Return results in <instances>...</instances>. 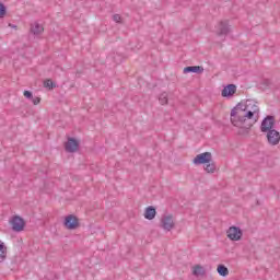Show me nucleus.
Masks as SVG:
<instances>
[{
    "mask_svg": "<svg viewBox=\"0 0 280 280\" xmlns=\"http://www.w3.org/2000/svg\"><path fill=\"white\" fill-rule=\"evenodd\" d=\"M252 106V108H250ZM259 113V106L255 104H250V101H247L246 104L238 103L232 110H231V122L236 128H244L245 132H248L250 128H253V124H246L247 119H253L255 114Z\"/></svg>",
    "mask_w": 280,
    "mask_h": 280,
    "instance_id": "f257e3e1",
    "label": "nucleus"
},
{
    "mask_svg": "<svg viewBox=\"0 0 280 280\" xmlns=\"http://www.w3.org/2000/svg\"><path fill=\"white\" fill-rule=\"evenodd\" d=\"M10 224L12 226V231L15 233H21L25 229V219L20 215H13L10 220Z\"/></svg>",
    "mask_w": 280,
    "mask_h": 280,
    "instance_id": "f03ea898",
    "label": "nucleus"
},
{
    "mask_svg": "<svg viewBox=\"0 0 280 280\" xmlns=\"http://www.w3.org/2000/svg\"><path fill=\"white\" fill-rule=\"evenodd\" d=\"M63 226H66L68 231H75V229L80 226V220L78 219V217L69 214L65 218Z\"/></svg>",
    "mask_w": 280,
    "mask_h": 280,
    "instance_id": "7ed1b4c3",
    "label": "nucleus"
},
{
    "mask_svg": "<svg viewBox=\"0 0 280 280\" xmlns=\"http://www.w3.org/2000/svg\"><path fill=\"white\" fill-rule=\"evenodd\" d=\"M275 116L268 115L266 116L260 125V132H270V130H275Z\"/></svg>",
    "mask_w": 280,
    "mask_h": 280,
    "instance_id": "20e7f679",
    "label": "nucleus"
},
{
    "mask_svg": "<svg viewBox=\"0 0 280 280\" xmlns=\"http://www.w3.org/2000/svg\"><path fill=\"white\" fill-rule=\"evenodd\" d=\"M213 155L211 152H203L201 154L196 155L192 160L194 165H207V163H211Z\"/></svg>",
    "mask_w": 280,
    "mask_h": 280,
    "instance_id": "39448f33",
    "label": "nucleus"
},
{
    "mask_svg": "<svg viewBox=\"0 0 280 280\" xmlns=\"http://www.w3.org/2000/svg\"><path fill=\"white\" fill-rule=\"evenodd\" d=\"M226 235L229 240H232V242H240V240H242V236L244 235V232H242V229L233 225L229 228V230L226 231Z\"/></svg>",
    "mask_w": 280,
    "mask_h": 280,
    "instance_id": "423d86ee",
    "label": "nucleus"
},
{
    "mask_svg": "<svg viewBox=\"0 0 280 280\" xmlns=\"http://www.w3.org/2000/svg\"><path fill=\"white\" fill-rule=\"evenodd\" d=\"M79 148H80V141H78V139L68 138L65 144L66 152H70L71 154H73V152H78Z\"/></svg>",
    "mask_w": 280,
    "mask_h": 280,
    "instance_id": "0eeeda50",
    "label": "nucleus"
},
{
    "mask_svg": "<svg viewBox=\"0 0 280 280\" xmlns=\"http://www.w3.org/2000/svg\"><path fill=\"white\" fill-rule=\"evenodd\" d=\"M231 32V26L229 25V21H221L217 25V35L218 36H228Z\"/></svg>",
    "mask_w": 280,
    "mask_h": 280,
    "instance_id": "6e6552de",
    "label": "nucleus"
},
{
    "mask_svg": "<svg viewBox=\"0 0 280 280\" xmlns=\"http://www.w3.org/2000/svg\"><path fill=\"white\" fill-rule=\"evenodd\" d=\"M267 140L269 145H279L280 133L276 129L267 131Z\"/></svg>",
    "mask_w": 280,
    "mask_h": 280,
    "instance_id": "1a4fd4ad",
    "label": "nucleus"
},
{
    "mask_svg": "<svg viewBox=\"0 0 280 280\" xmlns=\"http://www.w3.org/2000/svg\"><path fill=\"white\" fill-rule=\"evenodd\" d=\"M161 226L164 231H172V229H174V217H172V214L163 215L161 219Z\"/></svg>",
    "mask_w": 280,
    "mask_h": 280,
    "instance_id": "9d476101",
    "label": "nucleus"
},
{
    "mask_svg": "<svg viewBox=\"0 0 280 280\" xmlns=\"http://www.w3.org/2000/svg\"><path fill=\"white\" fill-rule=\"evenodd\" d=\"M235 93H237V85L228 84L223 88L221 95L222 97H233Z\"/></svg>",
    "mask_w": 280,
    "mask_h": 280,
    "instance_id": "9b49d317",
    "label": "nucleus"
},
{
    "mask_svg": "<svg viewBox=\"0 0 280 280\" xmlns=\"http://www.w3.org/2000/svg\"><path fill=\"white\" fill-rule=\"evenodd\" d=\"M205 68L202 66H188L184 68V73H203Z\"/></svg>",
    "mask_w": 280,
    "mask_h": 280,
    "instance_id": "f8f14e48",
    "label": "nucleus"
},
{
    "mask_svg": "<svg viewBox=\"0 0 280 280\" xmlns=\"http://www.w3.org/2000/svg\"><path fill=\"white\" fill-rule=\"evenodd\" d=\"M145 220H154L156 218V208L154 206H149L144 210Z\"/></svg>",
    "mask_w": 280,
    "mask_h": 280,
    "instance_id": "ddd939ff",
    "label": "nucleus"
},
{
    "mask_svg": "<svg viewBox=\"0 0 280 280\" xmlns=\"http://www.w3.org/2000/svg\"><path fill=\"white\" fill-rule=\"evenodd\" d=\"M43 32H45V28L43 25H39L38 22L31 24V34H34V36H38V34H43Z\"/></svg>",
    "mask_w": 280,
    "mask_h": 280,
    "instance_id": "4468645a",
    "label": "nucleus"
},
{
    "mask_svg": "<svg viewBox=\"0 0 280 280\" xmlns=\"http://www.w3.org/2000/svg\"><path fill=\"white\" fill-rule=\"evenodd\" d=\"M5 257H8V247L4 242L0 241V264L5 261Z\"/></svg>",
    "mask_w": 280,
    "mask_h": 280,
    "instance_id": "2eb2a0df",
    "label": "nucleus"
},
{
    "mask_svg": "<svg viewBox=\"0 0 280 280\" xmlns=\"http://www.w3.org/2000/svg\"><path fill=\"white\" fill-rule=\"evenodd\" d=\"M192 275L195 277H202L206 275L205 267L200 265H196L192 270Z\"/></svg>",
    "mask_w": 280,
    "mask_h": 280,
    "instance_id": "dca6fc26",
    "label": "nucleus"
},
{
    "mask_svg": "<svg viewBox=\"0 0 280 280\" xmlns=\"http://www.w3.org/2000/svg\"><path fill=\"white\" fill-rule=\"evenodd\" d=\"M217 272H219L220 277H229V268L224 265H219Z\"/></svg>",
    "mask_w": 280,
    "mask_h": 280,
    "instance_id": "f3484780",
    "label": "nucleus"
},
{
    "mask_svg": "<svg viewBox=\"0 0 280 280\" xmlns=\"http://www.w3.org/2000/svg\"><path fill=\"white\" fill-rule=\"evenodd\" d=\"M205 171L208 174H213V172H215V162H213V160H211L209 163H207L205 165Z\"/></svg>",
    "mask_w": 280,
    "mask_h": 280,
    "instance_id": "a211bd4d",
    "label": "nucleus"
},
{
    "mask_svg": "<svg viewBox=\"0 0 280 280\" xmlns=\"http://www.w3.org/2000/svg\"><path fill=\"white\" fill-rule=\"evenodd\" d=\"M259 86L262 91H266L267 89H270V86H272V81H270L269 79H265L260 82Z\"/></svg>",
    "mask_w": 280,
    "mask_h": 280,
    "instance_id": "6ab92c4d",
    "label": "nucleus"
},
{
    "mask_svg": "<svg viewBox=\"0 0 280 280\" xmlns=\"http://www.w3.org/2000/svg\"><path fill=\"white\" fill-rule=\"evenodd\" d=\"M159 102H160V104H162V106H165V104H167V102H168L167 92L160 94Z\"/></svg>",
    "mask_w": 280,
    "mask_h": 280,
    "instance_id": "aec40b11",
    "label": "nucleus"
},
{
    "mask_svg": "<svg viewBox=\"0 0 280 280\" xmlns=\"http://www.w3.org/2000/svg\"><path fill=\"white\" fill-rule=\"evenodd\" d=\"M44 86L45 89H56V83H54V81H51V79H47L44 81Z\"/></svg>",
    "mask_w": 280,
    "mask_h": 280,
    "instance_id": "412c9836",
    "label": "nucleus"
},
{
    "mask_svg": "<svg viewBox=\"0 0 280 280\" xmlns=\"http://www.w3.org/2000/svg\"><path fill=\"white\" fill-rule=\"evenodd\" d=\"M8 12V9L5 8V4L3 2H0V19H3Z\"/></svg>",
    "mask_w": 280,
    "mask_h": 280,
    "instance_id": "4be33fe9",
    "label": "nucleus"
},
{
    "mask_svg": "<svg viewBox=\"0 0 280 280\" xmlns=\"http://www.w3.org/2000/svg\"><path fill=\"white\" fill-rule=\"evenodd\" d=\"M24 97H26V100H34V94H32L31 91H24Z\"/></svg>",
    "mask_w": 280,
    "mask_h": 280,
    "instance_id": "5701e85b",
    "label": "nucleus"
},
{
    "mask_svg": "<svg viewBox=\"0 0 280 280\" xmlns=\"http://www.w3.org/2000/svg\"><path fill=\"white\" fill-rule=\"evenodd\" d=\"M113 21H115V23H121V15H119V14H114V15H113Z\"/></svg>",
    "mask_w": 280,
    "mask_h": 280,
    "instance_id": "b1692460",
    "label": "nucleus"
},
{
    "mask_svg": "<svg viewBox=\"0 0 280 280\" xmlns=\"http://www.w3.org/2000/svg\"><path fill=\"white\" fill-rule=\"evenodd\" d=\"M31 101L33 102L34 106H38V104H40V97H33Z\"/></svg>",
    "mask_w": 280,
    "mask_h": 280,
    "instance_id": "393cba45",
    "label": "nucleus"
},
{
    "mask_svg": "<svg viewBox=\"0 0 280 280\" xmlns=\"http://www.w3.org/2000/svg\"><path fill=\"white\" fill-rule=\"evenodd\" d=\"M9 26L12 27L13 30H16V27H18V26L14 25V24H9Z\"/></svg>",
    "mask_w": 280,
    "mask_h": 280,
    "instance_id": "a878e982",
    "label": "nucleus"
}]
</instances>
